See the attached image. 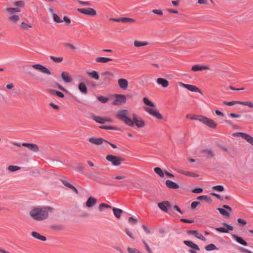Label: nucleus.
Returning a JSON list of instances; mask_svg holds the SVG:
<instances>
[{"label":"nucleus","mask_w":253,"mask_h":253,"mask_svg":"<svg viewBox=\"0 0 253 253\" xmlns=\"http://www.w3.org/2000/svg\"><path fill=\"white\" fill-rule=\"evenodd\" d=\"M88 141L91 143H92V144H95L97 145H99L103 144L104 141H105L106 142H108V141L102 138H96L94 137H90V138H88Z\"/></svg>","instance_id":"nucleus-16"},{"label":"nucleus","mask_w":253,"mask_h":253,"mask_svg":"<svg viewBox=\"0 0 253 253\" xmlns=\"http://www.w3.org/2000/svg\"><path fill=\"white\" fill-rule=\"evenodd\" d=\"M239 251L240 252L243 253H253V252L251 251H250L247 249L244 248H240L239 249Z\"/></svg>","instance_id":"nucleus-58"},{"label":"nucleus","mask_w":253,"mask_h":253,"mask_svg":"<svg viewBox=\"0 0 253 253\" xmlns=\"http://www.w3.org/2000/svg\"><path fill=\"white\" fill-rule=\"evenodd\" d=\"M200 204V202L198 201H194L191 203V208L192 210H194L197 207L198 205Z\"/></svg>","instance_id":"nucleus-56"},{"label":"nucleus","mask_w":253,"mask_h":253,"mask_svg":"<svg viewBox=\"0 0 253 253\" xmlns=\"http://www.w3.org/2000/svg\"><path fill=\"white\" fill-rule=\"evenodd\" d=\"M127 251L128 253H140L139 250L135 248H131L130 247H128L127 248Z\"/></svg>","instance_id":"nucleus-49"},{"label":"nucleus","mask_w":253,"mask_h":253,"mask_svg":"<svg viewBox=\"0 0 253 253\" xmlns=\"http://www.w3.org/2000/svg\"><path fill=\"white\" fill-rule=\"evenodd\" d=\"M197 199L200 200H205V201H206L207 202H211V198L208 197V196H206V195H202V196H199L197 198Z\"/></svg>","instance_id":"nucleus-43"},{"label":"nucleus","mask_w":253,"mask_h":253,"mask_svg":"<svg viewBox=\"0 0 253 253\" xmlns=\"http://www.w3.org/2000/svg\"><path fill=\"white\" fill-rule=\"evenodd\" d=\"M143 244H144V245L145 246V249H146V251L149 253H152V251L151 249V248L149 247V246L148 245V244L145 241H143Z\"/></svg>","instance_id":"nucleus-60"},{"label":"nucleus","mask_w":253,"mask_h":253,"mask_svg":"<svg viewBox=\"0 0 253 253\" xmlns=\"http://www.w3.org/2000/svg\"><path fill=\"white\" fill-rule=\"evenodd\" d=\"M49 58L56 63H61L63 60V58L62 57H55L52 55H50Z\"/></svg>","instance_id":"nucleus-35"},{"label":"nucleus","mask_w":253,"mask_h":253,"mask_svg":"<svg viewBox=\"0 0 253 253\" xmlns=\"http://www.w3.org/2000/svg\"><path fill=\"white\" fill-rule=\"evenodd\" d=\"M143 100L145 104L151 107H155V105L147 97H144Z\"/></svg>","instance_id":"nucleus-37"},{"label":"nucleus","mask_w":253,"mask_h":253,"mask_svg":"<svg viewBox=\"0 0 253 253\" xmlns=\"http://www.w3.org/2000/svg\"><path fill=\"white\" fill-rule=\"evenodd\" d=\"M183 243L186 246L194 250H190L189 251V253H197L196 251H200V248L199 246L197 244L194 243L193 242L191 241L185 240L184 241Z\"/></svg>","instance_id":"nucleus-8"},{"label":"nucleus","mask_w":253,"mask_h":253,"mask_svg":"<svg viewBox=\"0 0 253 253\" xmlns=\"http://www.w3.org/2000/svg\"><path fill=\"white\" fill-rule=\"evenodd\" d=\"M32 236L38 240H40L42 241H46V238L45 236H43L42 235H41L40 233H39L37 232L36 231H33L31 233Z\"/></svg>","instance_id":"nucleus-25"},{"label":"nucleus","mask_w":253,"mask_h":253,"mask_svg":"<svg viewBox=\"0 0 253 253\" xmlns=\"http://www.w3.org/2000/svg\"><path fill=\"white\" fill-rule=\"evenodd\" d=\"M96 199L92 197H90L86 202V206L88 208H91L96 204Z\"/></svg>","instance_id":"nucleus-24"},{"label":"nucleus","mask_w":253,"mask_h":253,"mask_svg":"<svg viewBox=\"0 0 253 253\" xmlns=\"http://www.w3.org/2000/svg\"><path fill=\"white\" fill-rule=\"evenodd\" d=\"M232 238L234 239L238 243L244 246H247L248 243L246 241H245L244 239L240 236H238L235 234H232L231 235Z\"/></svg>","instance_id":"nucleus-18"},{"label":"nucleus","mask_w":253,"mask_h":253,"mask_svg":"<svg viewBox=\"0 0 253 253\" xmlns=\"http://www.w3.org/2000/svg\"><path fill=\"white\" fill-rule=\"evenodd\" d=\"M248 142L253 145V137L249 134H246L244 138Z\"/></svg>","instance_id":"nucleus-46"},{"label":"nucleus","mask_w":253,"mask_h":253,"mask_svg":"<svg viewBox=\"0 0 253 253\" xmlns=\"http://www.w3.org/2000/svg\"><path fill=\"white\" fill-rule=\"evenodd\" d=\"M21 146H23L27 148V149H28L29 150L33 152L37 153L39 151V146L36 144L29 143H22L21 144L17 143V147L19 148L18 151L20 150V148Z\"/></svg>","instance_id":"nucleus-5"},{"label":"nucleus","mask_w":253,"mask_h":253,"mask_svg":"<svg viewBox=\"0 0 253 253\" xmlns=\"http://www.w3.org/2000/svg\"><path fill=\"white\" fill-rule=\"evenodd\" d=\"M118 84L121 88L126 89L128 86V83L126 79H121L118 80Z\"/></svg>","instance_id":"nucleus-23"},{"label":"nucleus","mask_w":253,"mask_h":253,"mask_svg":"<svg viewBox=\"0 0 253 253\" xmlns=\"http://www.w3.org/2000/svg\"><path fill=\"white\" fill-rule=\"evenodd\" d=\"M77 1L82 4V5H87V6H91L92 5V3L89 1H82V0H77Z\"/></svg>","instance_id":"nucleus-50"},{"label":"nucleus","mask_w":253,"mask_h":253,"mask_svg":"<svg viewBox=\"0 0 253 253\" xmlns=\"http://www.w3.org/2000/svg\"><path fill=\"white\" fill-rule=\"evenodd\" d=\"M114 215L117 218L121 217L122 213L123 212V211L120 209L117 208H113L112 209Z\"/></svg>","instance_id":"nucleus-28"},{"label":"nucleus","mask_w":253,"mask_h":253,"mask_svg":"<svg viewBox=\"0 0 253 253\" xmlns=\"http://www.w3.org/2000/svg\"><path fill=\"white\" fill-rule=\"evenodd\" d=\"M61 77L63 81L66 83H69L72 81V78L68 72H62L61 74Z\"/></svg>","instance_id":"nucleus-17"},{"label":"nucleus","mask_w":253,"mask_h":253,"mask_svg":"<svg viewBox=\"0 0 253 253\" xmlns=\"http://www.w3.org/2000/svg\"><path fill=\"white\" fill-rule=\"evenodd\" d=\"M213 189L216 191L221 192L224 190V187L222 185H216L213 187Z\"/></svg>","instance_id":"nucleus-53"},{"label":"nucleus","mask_w":253,"mask_h":253,"mask_svg":"<svg viewBox=\"0 0 253 253\" xmlns=\"http://www.w3.org/2000/svg\"><path fill=\"white\" fill-rule=\"evenodd\" d=\"M158 206L161 210L165 212H168L169 209H170L171 208V205L170 202L168 201L159 203Z\"/></svg>","instance_id":"nucleus-12"},{"label":"nucleus","mask_w":253,"mask_h":253,"mask_svg":"<svg viewBox=\"0 0 253 253\" xmlns=\"http://www.w3.org/2000/svg\"><path fill=\"white\" fill-rule=\"evenodd\" d=\"M126 178V176L123 175H116L113 177V179L117 180H123L122 181L120 182L118 184H109L110 185H115L116 186H124L123 183L125 181L124 179Z\"/></svg>","instance_id":"nucleus-20"},{"label":"nucleus","mask_w":253,"mask_h":253,"mask_svg":"<svg viewBox=\"0 0 253 253\" xmlns=\"http://www.w3.org/2000/svg\"><path fill=\"white\" fill-rule=\"evenodd\" d=\"M42 67V65L39 64H34L32 65L33 68H34L35 69L38 70L40 71H41Z\"/></svg>","instance_id":"nucleus-61"},{"label":"nucleus","mask_w":253,"mask_h":253,"mask_svg":"<svg viewBox=\"0 0 253 253\" xmlns=\"http://www.w3.org/2000/svg\"><path fill=\"white\" fill-rule=\"evenodd\" d=\"M166 185L169 189H176L179 188L178 184L170 180L166 181Z\"/></svg>","instance_id":"nucleus-21"},{"label":"nucleus","mask_w":253,"mask_h":253,"mask_svg":"<svg viewBox=\"0 0 253 253\" xmlns=\"http://www.w3.org/2000/svg\"><path fill=\"white\" fill-rule=\"evenodd\" d=\"M65 46L66 47H69L72 50H75L76 49V47L73 44L70 43H65Z\"/></svg>","instance_id":"nucleus-64"},{"label":"nucleus","mask_w":253,"mask_h":253,"mask_svg":"<svg viewBox=\"0 0 253 253\" xmlns=\"http://www.w3.org/2000/svg\"><path fill=\"white\" fill-rule=\"evenodd\" d=\"M113 59L107 58V57H97L95 59V61L96 62L98 63H107L109 61H112Z\"/></svg>","instance_id":"nucleus-26"},{"label":"nucleus","mask_w":253,"mask_h":253,"mask_svg":"<svg viewBox=\"0 0 253 253\" xmlns=\"http://www.w3.org/2000/svg\"><path fill=\"white\" fill-rule=\"evenodd\" d=\"M210 68L209 66L205 65H201L200 64H196L194 65L192 67V71L193 72H197V71H201L204 70H209Z\"/></svg>","instance_id":"nucleus-19"},{"label":"nucleus","mask_w":253,"mask_h":253,"mask_svg":"<svg viewBox=\"0 0 253 253\" xmlns=\"http://www.w3.org/2000/svg\"><path fill=\"white\" fill-rule=\"evenodd\" d=\"M79 90L84 94L87 93V89L85 84L84 83H81L78 85Z\"/></svg>","instance_id":"nucleus-27"},{"label":"nucleus","mask_w":253,"mask_h":253,"mask_svg":"<svg viewBox=\"0 0 253 253\" xmlns=\"http://www.w3.org/2000/svg\"><path fill=\"white\" fill-rule=\"evenodd\" d=\"M62 182L63 184L65 186H66L69 188H71V187L73 186V185H72L71 184H70V183H69L68 181H67L66 180H62Z\"/></svg>","instance_id":"nucleus-63"},{"label":"nucleus","mask_w":253,"mask_h":253,"mask_svg":"<svg viewBox=\"0 0 253 253\" xmlns=\"http://www.w3.org/2000/svg\"><path fill=\"white\" fill-rule=\"evenodd\" d=\"M178 84L180 86L186 88L192 92L201 93V90L194 85L185 84L181 82H179Z\"/></svg>","instance_id":"nucleus-9"},{"label":"nucleus","mask_w":253,"mask_h":253,"mask_svg":"<svg viewBox=\"0 0 253 253\" xmlns=\"http://www.w3.org/2000/svg\"><path fill=\"white\" fill-rule=\"evenodd\" d=\"M115 99L113 102L114 105H118L126 102V98L124 95L116 94Z\"/></svg>","instance_id":"nucleus-11"},{"label":"nucleus","mask_w":253,"mask_h":253,"mask_svg":"<svg viewBox=\"0 0 253 253\" xmlns=\"http://www.w3.org/2000/svg\"><path fill=\"white\" fill-rule=\"evenodd\" d=\"M223 104L224 105H228V106H231L235 104H240V101H224L223 102Z\"/></svg>","instance_id":"nucleus-44"},{"label":"nucleus","mask_w":253,"mask_h":253,"mask_svg":"<svg viewBox=\"0 0 253 253\" xmlns=\"http://www.w3.org/2000/svg\"><path fill=\"white\" fill-rule=\"evenodd\" d=\"M101 129H108V130H117V128L115 126H99Z\"/></svg>","instance_id":"nucleus-42"},{"label":"nucleus","mask_w":253,"mask_h":253,"mask_svg":"<svg viewBox=\"0 0 253 253\" xmlns=\"http://www.w3.org/2000/svg\"><path fill=\"white\" fill-rule=\"evenodd\" d=\"M149 44L148 42L144 41V42H141V41H135L134 42V45L135 47H140L143 46H146L147 45Z\"/></svg>","instance_id":"nucleus-32"},{"label":"nucleus","mask_w":253,"mask_h":253,"mask_svg":"<svg viewBox=\"0 0 253 253\" xmlns=\"http://www.w3.org/2000/svg\"><path fill=\"white\" fill-rule=\"evenodd\" d=\"M76 170L82 174H86V175H91L92 173H85L84 172V168L83 166H82L81 164H79L77 168H76Z\"/></svg>","instance_id":"nucleus-31"},{"label":"nucleus","mask_w":253,"mask_h":253,"mask_svg":"<svg viewBox=\"0 0 253 253\" xmlns=\"http://www.w3.org/2000/svg\"><path fill=\"white\" fill-rule=\"evenodd\" d=\"M128 116V111L126 109L119 110L117 114V118L123 121L128 126L133 127L135 125L138 128H142L145 126L144 121L136 114H132V119Z\"/></svg>","instance_id":"nucleus-1"},{"label":"nucleus","mask_w":253,"mask_h":253,"mask_svg":"<svg viewBox=\"0 0 253 253\" xmlns=\"http://www.w3.org/2000/svg\"><path fill=\"white\" fill-rule=\"evenodd\" d=\"M49 92L53 95H56L59 97H61V98H63L64 97V94L59 91H57V90H54V89H50L49 90Z\"/></svg>","instance_id":"nucleus-33"},{"label":"nucleus","mask_w":253,"mask_h":253,"mask_svg":"<svg viewBox=\"0 0 253 253\" xmlns=\"http://www.w3.org/2000/svg\"><path fill=\"white\" fill-rule=\"evenodd\" d=\"M128 222L130 224H136L137 223V219H135L133 217H130L128 218Z\"/></svg>","instance_id":"nucleus-62"},{"label":"nucleus","mask_w":253,"mask_h":253,"mask_svg":"<svg viewBox=\"0 0 253 253\" xmlns=\"http://www.w3.org/2000/svg\"><path fill=\"white\" fill-rule=\"evenodd\" d=\"M97 99L99 101L103 103H105L108 101L109 98L108 97H105L103 96H98L97 97Z\"/></svg>","instance_id":"nucleus-48"},{"label":"nucleus","mask_w":253,"mask_h":253,"mask_svg":"<svg viewBox=\"0 0 253 253\" xmlns=\"http://www.w3.org/2000/svg\"><path fill=\"white\" fill-rule=\"evenodd\" d=\"M240 104L248 106L250 108H253V102L252 101H240Z\"/></svg>","instance_id":"nucleus-45"},{"label":"nucleus","mask_w":253,"mask_h":253,"mask_svg":"<svg viewBox=\"0 0 253 253\" xmlns=\"http://www.w3.org/2000/svg\"><path fill=\"white\" fill-rule=\"evenodd\" d=\"M154 14L159 15H162L163 14V12L162 10L161 9H153L152 11Z\"/></svg>","instance_id":"nucleus-59"},{"label":"nucleus","mask_w":253,"mask_h":253,"mask_svg":"<svg viewBox=\"0 0 253 253\" xmlns=\"http://www.w3.org/2000/svg\"><path fill=\"white\" fill-rule=\"evenodd\" d=\"M52 17L53 20L56 22V23H61L63 22V20H61L59 17L58 16V15L56 13H53Z\"/></svg>","instance_id":"nucleus-47"},{"label":"nucleus","mask_w":253,"mask_h":253,"mask_svg":"<svg viewBox=\"0 0 253 253\" xmlns=\"http://www.w3.org/2000/svg\"><path fill=\"white\" fill-rule=\"evenodd\" d=\"M145 110L149 114L155 117L156 118L158 119L161 120L163 118V116L157 110H154L152 108H149L148 107H146Z\"/></svg>","instance_id":"nucleus-13"},{"label":"nucleus","mask_w":253,"mask_h":253,"mask_svg":"<svg viewBox=\"0 0 253 253\" xmlns=\"http://www.w3.org/2000/svg\"><path fill=\"white\" fill-rule=\"evenodd\" d=\"M157 83L159 85H161L162 87L164 88L167 87L169 85V83L168 80L165 79L159 78L157 80Z\"/></svg>","instance_id":"nucleus-22"},{"label":"nucleus","mask_w":253,"mask_h":253,"mask_svg":"<svg viewBox=\"0 0 253 253\" xmlns=\"http://www.w3.org/2000/svg\"><path fill=\"white\" fill-rule=\"evenodd\" d=\"M190 119L192 120L199 121L211 128H215L217 126V124L212 119L202 115H193Z\"/></svg>","instance_id":"nucleus-3"},{"label":"nucleus","mask_w":253,"mask_h":253,"mask_svg":"<svg viewBox=\"0 0 253 253\" xmlns=\"http://www.w3.org/2000/svg\"><path fill=\"white\" fill-rule=\"evenodd\" d=\"M41 72H42L43 73L47 74V75L51 74L50 71L47 68H46L45 67H44L43 66H42Z\"/></svg>","instance_id":"nucleus-52"},{"label":"nucleus","mask_w":253,"mask_h":253,"mask_svg":"<svg viewBox=\"0 0 253 253\" xmlns=\"http://www.w3.org/2000/svg\"><path fill=\"white\" fill-rule=\"evenodd\" d=\"M205 249L208 251H211L215 250H217L215 245L213 244H211L205 247Z\"/></svg>","instance_id":"nucleus-39"},{"label":"nucleus","mask_w":253,"mask_h":253,"mask_svg":"<svg viewBox=\"0 0 253 253\" xmlns=\"http://www.w3.org/2000/svg\"><path fill=\"white\" fill-rule=\"evenodd\" d=\"M53 209L49 207L35 208L30 212V216L34 220L42 221L48 217L49 212L52 211Z\"/></svg>","instance_id":"nucleus-2"},{"label":"nucleus","mask_w":253,"mask_h":253,"mask_svg":"<svg viewBox=\"0 0 253 253\" xmlns=\"http://www.w3.org/2000/svg\"><path fill=\"white\" fill-rule=\"evenodd\" d=\"M106 159L108 161L111 162L112 165L115 166L121 165L122 162L124 161L123 158L112 155H107Z\"/></svg>","instance_id":"nucleus-6"},{"label":"nucleus","mask_w":253,"mask_h":253,"mask_svg":"<svg viewBox=\"0 0 253 253\" xmlns=\"http://www.w3.org/2000/svg\"><path fill=\"white\" fill-rule=\"evenodd\" d=\"M202 152L211 157H213L214 156L213 152L210 149H204L202 151Z\"/></svg>","instance_id":"nucleus-38"},{"label":"nucleus","mask_w":253,"mask_h":253,"mask_svg":"<svg viewBox=\"0 0 253 253\" xmlns=\"http://www.w3.org/2000/svg\"><path fill=\"white\" fill-rule=\"evenodd\" d=\"M154 171L157 174H158L160 176L163 177H164V173L162 170V169L159 168V167H156L154 169Z\"/></svg>","instance_id":"nucleus-40"},{"label":"nucleus","mask_w":253,"mask_h":253,"mask_svg":"<svg viewBox=\"0 0 253 253\" xmlns=\"http://www.w3.org/2000/svg\"><path fill=\"white\" fill-rule=\"evenodd\" d=\"M88 75L90 78H91L92 79H94L95 80L99 79V75H98V73L95 71H92L90 72H88Z\"/></svg>","instance_id":"nucleus-34"},{"label":"nucleus","mask_w":253,"mask_h":253,"mask_svg":"<svg viewBox=\"0 0 253 253\" xmlns=\"http://www.w3.org/2000/svg\"><path fill=\"white\" fill-rule=\"evenodd\" d=\"M20 26L22 29H24V30H28L29 28H31V25H28L23 22L21 23Z\"/></svg>","instance_id":"nucleus-51"},{"label":"nucleus","mask_w":253,"mask_h":253,"mask_svg":"<svg viewBox=\"0 0 253 253\" xmlns=\"http://www.w3.org/2000/svg\"><path fill=\"white\" fill-rule=\"evenodd\" d=\"M217 210L219 211V212L222 214L223 215L229 217V213L225 210L222 208H218Z\"/></svg>","instance_id":"nucleus-41"},{"label":"nucleus","mask_w":253,"mask_h":253,"mask_svg":"<svg viewBox=\"0 0 253 253\" xmlns=\"http://www.w3.org/2000/svg\"><path fill=\"white\" fill-rule=\"evenodd\" d=\"M110 21L114 22H128V23H135L136 20L134 19L128 18V17H122L119 18H110L109 19Z\"/></svg>","instance_id":"nucleus-14"},{"label":"nucleus","mask_w":253,"mask_h":253,"mask_svg":"<svg viewBox=\"0 0 253 253\" xmlns=\"http://www.w3.org/2000/svg\"><path fill=\"white\" fill-rule=\"evenodd\" d=\"M178 171L179 173H180L181 174H184L185 175H187L188 176L194 177H196L198 176L197 174H196L193 172H189V171H184L183 170H179Z\"/></svg>","instance_id":"nucleus-29"},{"label":"nucleus","mask_w":253,"mask_h":253,"mask_svg":"<svg viewBox=\"0 0 253 253\" xmlns=\"http://www.w3.org/2000/svg\"><path fill=\"white\" fill-rule=\"evenodd\" d=\"M25 2L23 0L17 1V13L21 11L20 7H24Z\"/></svg>","instance_id":"nucleus-36"},{"label":"nucleus","mask_w":253,"mask_h":253,"mask_svg":"<svg viewBox=\"0 0 253 253\" xmlns=\"http://www.w3.org/2000/svg\"><path fill=\"white\" fill-rule=\"evenodd\" d=\"M77 11L82 14L93 16L96 15V11L90 7L86 8H78Z\"/></svg>","instance_id":"nucleus-7"},{"label":"nucleus","mask_w":253,"mask_h":253,"mask_svg":"<svg viewBox=\"0 0 253 253\" xmlns=\"http://www.w3.org/2000/svg\"><path fill=\"white\" fill-rule=\"evenodd\" d=\"M99 208L100 210L102 211L104 208H111V206L110 205H108L106 204H105V203H101L99 205Z\"/></svg>","instance_id":"nucleus-54"},{"label":"nucleus","mask_w":253,"mask_h":253,"mask_svg":"<svg viewBox=\"0 0 253 253\" xmlns=\"http://www.w3.org/2000/svg\"><path fill=\"white\" fill-rule=\"evenodd\" d=\"M187 233L188 235H193L196 238L203 241L205 242L206 241V239L197 230H188Z\"/></svg>","instance_id":"nucleus-15"},{"label":"nucleus","mask_w":253,"mask_h":253,"mask_svg":"<svg viewBox=\"0 0 253 253\" xmlns=\"http://www.w3.org/2000/svg\"><path fill=\"white\" fill-rule=\"evenodd\" d=\"M203 191V189L202 188H197L192 191V193L197 194L201 193Z\"/></svg>","instance_id":"nucleus-57"},{"label":"nucleus","mask_w":253,"mask_h":253,"mask_svg":"<svg viewBox=\"0 0 253 253\" xmlns=\"http://www.w3.org/2000/svg\"><path fill=\"white\" fill-rule=\"evenodd\" d=\"M5 14L7 17V21L11 24L16 23V9L11 7H7L5 9Z\"/></svg>","instance_id":"nucleus-4"},{"label":"nucleus","mask_w":253,"mask_h":253,"mask_svg":"<svg viewBox=\"0 0 253 253\" xmlns=\"http://www.w3.org/2000/svg\"><path fill=\"white\" fill-rule=\"evenodd\" d=\"M247 133L244 132H237L233 134V136L237 137H241L243 138H245L246 135Z\"/></svg>","instance_id":"nucleus-55"},{"label":"nucleus","mask_w":253,"mask_h":253,"mask_svg":"<svg viewBox=\"0 0 253 253\" xmlns=\"http://www.w3.org/2000/svg\"><path fill=\"white\" fill-rule=\"evenodd\" d=\"M222 224L225 227H218V228H216L215 229V230L217 231H218V232H221V233H228L230 231H232L234 229V227L232 226L229 225L225 222H223L222 223Z\"/></svg>","instance_id":"nucleus-10"},{"label":"nucleus","mask_w":253,"mask_h":253,"mask_svg":"<svg viewBox=\"0 0 253 253\" xmlns=\"http://www.w3.org/2000/svg\"><path fill=\"white\" fill-rule=\"evenodd\" d=\"M91 119H92L96 122L103 124H104V118H102L100 116H96L95 115H92L91 116Z\"/></svg>","instance_id":"nucleus-30"}]
</instances>
